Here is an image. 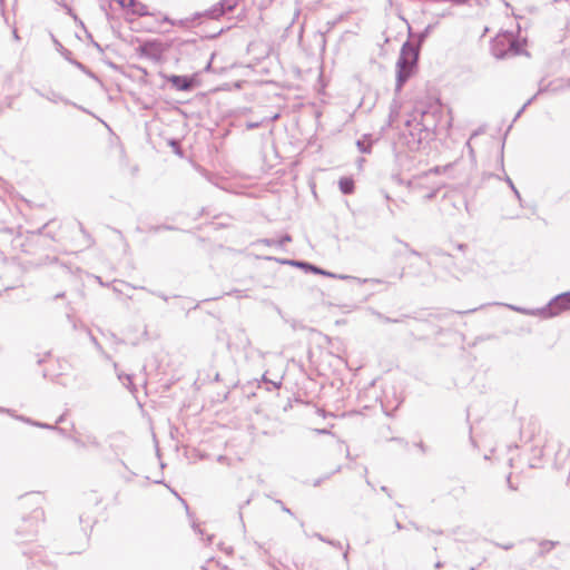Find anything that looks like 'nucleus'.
I'll return each mask as SVG.
<instances>
[{
	"instance_id": "obj_1",
	"label": "nucleus",
	"mask_w": 570,
	"mask_h": 570,
	"mask_svg": "<svg viewBox=\"0 0 570 570\" xmlns=\"http://www.w3.org/2000/svg\"><path fill=\"white\" fill-rule=\"evenodd\" d=\"M443 118L444 107L436 97L426 96L417 100L411 119L406 121L412 140H434L438 126Z\"/></svg>"
},
{
	"instance_id": "obj_2",
	"label": "nucleus",
	"mask_w": 570,
	"mask_h": 570,
	"mask_svg": "<svg viewBox=\"0 0 570 570\" xmlns=\"http://www.w3.org/2000/svg\"><path fill=\"white\" fill-rule=\"evenodd\" d=\"M525 38L520 36V26L514 19H509L504 29H501L492 40L491 50L497 58L518 55L524 51Z\"/></svg>"
},
{
	"instance_id": "obj_3",
	"label": "nucleus",
	"mask_w": 570,
	"mask_h": 570,
	"mask_svg": "<svg viewBox=\"0 0 570 570\" xmlns=\"http://www.w3.org/2000/svg\"><path fill=\"white\" fill-rule=\"evenodd\" d=\"M419 58L417 50L410 43L402 47L401 55L396 62V90H401L404 83L411 78L416 69Z\"/></svg>"
},
{
	"instance_id": "obj_4",
	"label": "nucleus",
	"mask_w": 570,
	"mask_h": 570,
	"mask_svg": "<svg viewBox=\"0 0 570 570\" xmlns=\"http://www.w3.org/2000/svg\"><path fill=\"white\" fill-rule=\"evenodd\" d=\"M395 161L401 170L411 171L421 163L423 151L412 145H393Z\"/></svg>"
},
{
	"instance_id": "obj_5",
	"label": "nucleus",
	"mask_w": 570,
	"mask_h": 570,
	"mask_svg": "<svg viewBox=\"0 0 570 570\" xmlns=\"http://www.w3.org/2000/svg\"><path fill=\"white\" fill-rule=\"evenodd\" d=\"M463 206V191L461 188L448 189L441 202L440 210L446 217H452L461 212Z\"/></svg>"
},
{
	"instance_id": "obj_6",
	"label": "nucleus",
	"mask_w": 570,
	"mask_h": 570,
	"mask_svg": "<svg viewBox=\"0 0 570 570\" xmlns=\"http://www.w3.org/2000/svg\"><path fill=\"white\" fill-rule=\"evenodd\" d=\"M23 246L20 233L10 227H0V253L10 255L18 253Z\"/></svg>"
},
{
	"instance_id": "obj_7",
	"label": "nucleus",
	"mask_w": 570,
	"mask_h": 570,
	"mask_svg": "<svg viewBox=\"0 0 570 570\" xmlns=\"http://www.w3.org/2000/svg\"><path fill=\"white\" fill-rule=\"evenodd\" d=\"M281 263L283 264H289V265H294V266H298L303 269H305L306 272H312L314 274H320V275H324V276H328V277H338V278H347V276H336L335 274L331 273V272H327L325 269H322L311 263H307V262H301V261H289V259H283V261H279Z\"/></svg>"
},
{
	"instance_id": "obj_8",
	"label": "nucleus",
	"mask_w": 570,
	"mask_h": 570,
	"mask_svg": "<svg viewBox=\"0 0 570 570\" xmlns=\"http://www.w3.org/2000/svg\"><path fill=\"white\" fill-rule=\"evenodd\" d=\"M168 81L175 87L177 90H189L194 86V78L185 77V76H170Z\"/></svg>"
},
{
	"instance_id": "obj_9",
	"label": "nucleus",
	"mask_w": 570,
	"mask_h": 570,
	"mask_svg": "<svg viewBox=\"0 0 570 570\" xmlns=\"http://www.w3.org/2000/svg\"><path fill=\"white\" fill-rule=\"evenodd\" d=\"M19 420L26 422V423H29L31 425H35L37 428H41V429H47V430H55L61 434L65 433V430L62 428H59L57 425H50L48 423H42V422H38V421H32L31 419L29 417H24V416H18Z\"/></svg>"
},
{
	"instance_id": "obj_10",
	"label": "nucleus",
	"mask_w": 570,
	"mask_h": 570,
	"mask_svg": "<svg viewBox=\"0 0 570 570\" xmlns=\"http://www.w3.org/2000/svg\"><path fill=\"white\" fill-rule=\"evenodd\" d=\"M338 187L342 194L351 195L354 193V180L351 177H342L338 181Z\"/></svg>"
},
{
	"instance_id": "obj_11",
	"label": "nucleus",
	"mask_w": 570,
	"mask_h": 570,
	"mask_svg": "<svg viewBox=\"0 0 570 570\" xmlns=\"http://www.w3.org/2000/svg\"><path fill=\"white\" fill-rule=\"evenodd\" d=\"M292 240V237L286 234L284 235L283 237L281 238H264V239H261L259 243H263L267 246H277V247H283L286 243H289Z\"/></svg>"
},
{
	"instance_id": "obj_12",
	"label": "nucleus",
	"mask_w": 570,
	"mask_h": 570,
	"mask_svg": "<svg viewBox=\"0 0 570 570\" xmlns=\"http://www.w3.org/2000/svg\"><path fill=\"white\" fill-rule=\"evenodd\" d=\"M554 305L561 309H570V292L558 296Z\"/></svg>"
},
{
	"instance_id": "obj_13",
	"label": "nucleus",
	"mask_w": 570,
	"mask_h": 570,
	"mask_svg": "<svg viewBox=\"0 0 570 570\" xmlns=\"http://www.w3.org/2000/svg\"><path fill=\"white\" fill-rule=\"evenodd\" d=\"M117 376L119 381L122 382V384L134 394L137 389L136 385L132 383L131 375L124 374V373H117Z\"/></svg>"
},
{
	"instance_id": "obj_14",
	"label": "nucleus",
	"mask_w": 570,
	"mask_h": 570,
	"mask_svg": "<svg viewBox=\"0 0 570 570\" xmlns=\"http://www.w3.org/2000/svg\"><path fill=\"white\" fill-rule=\"evenodd\" d=\"M239 2H240V0H223L222 1L223 11L234 10L239 4Z\"/></svg>"
},
{
	"instance_id": "obj_15",
	"label": "nucleus",
	"mask_w": 570,
	"mask_h": 570,
	"mask_svg": "<svg viewBox=\"0 0 570 570\" xmlns=\"http://www.w3.org/2000/svg\"><path fill=\"white\" fill-rule=\"evenodd\" d=\"M85 441H86L87 445H91V446H95V448H99L100 446L99 441L94 435H87Z\"/></svg>"
},
{
	"instance_id": "obj_16",
	"label": "nucleus",
	"mask_w": 570,
	"mask_h": 570,
	"mask_svg": "<svg viewBox=\"0 0 570 570\" xmlns=\"http://www.w3.org/2000/svg\"><path fill=\"white\" fill-rule=\"evenodd\" d=\"M357 147H358V151L362 154H370L372 151V145L362 144V145H357Z\"/></svg>"
},
{
	"instance_id": "obj_17",
	"label": "nucleus",
	"mask_w": 570,
	"mask_h": 570,
	"mask_svg": "<svg viewBox=\"0 0 570 570\" xmlns=\"http://www.w3.org/2000/svg\"><path fill=\"white\" fill-rule=\"evenodd\" d=\"M451 167H452V165H451V164H449V165H446V166H444V167H442V168H441V167H439V166H435L434 168L430 169V173L439 174V173H441V170H442V171H446V170H448L449 168H451Z\"/></svg>"
},
{
	"instance_id": "obj_18",
	"label": "nucleus",
	"mask_w": 570,
	"mask_h": 570,
	"mask_svg": "<svg viewBox=\"0 0 570 570\" xmlns=\"http://www.w3.org/2000/svg\"><path fill=\"white\" fill-rule=\"evenodd\" d=\"M377 317H379L381 321L385 322V323H397V322H400V321H399V320H396V318H391V317L384 316V315H382V314H380V313H377Z\"/></svg>"
},
{
	"instance_id": "obj_19",
	"label": "nucleus",
	"mask_w": 570,
	"mask_h": 570,
	"mask_svg": "<svg viewBox=\"0 0 570 570\" xmlns=\"http://www.w3.org/2000/svg\"><path fill=\"white\" fill-rule=\"evenodd\" d=\"M171 148V151L178 156H183L181 145H168Z\"/></svg>"
},
{
	"instance_id": "obj_20",
	"label": "nucleus",
	"mask_w": 570,
	"mask_h": 570,
	"mask_svg": "<svg viewBox=\"0 0 570 570\" xmlns=\"http://www.w3.org/2000/svg\"><path fill=\"white\" fill-rule=\"evenodd\" d=\"M72 441L75 442V444H77L78 446H81V448H85L87 446V443L85 440L82 439H79V438H73Z\"/></svg>"
},
{
	"instance_id": "obj_21",
	"label": "nucleus",
	"mask_w": 570,
	"mask_h": 570,
	"mask_svg": "<svg viewBox=\"0 0 570 570\" xmlns=\"http://www.w3.org/2000/svg\"><path fill=\"white\" fill-rule=\"evenodd\" d=\"M327 543L333 546V547H335V548H337V549H343L342 543L340 541L328 540Z\"/></svg>"
},
{
	"instance_id": "obj_22",
	"label": "nucleus",
	"mask_w": 570,
	"mask_h": 570,
	"mask_svg": "<svg viewBox=\"0 0 570 570\" xmlns=\"http://www.w3.org/2000/svg\"><path fill=\"white\" fill-rule=\"evenodd\" d=\"M365 163V158L358 157L356 160L357 168L361 170L363 168V165Z\"/></svg>"
},
{
	"instance_id": "obj_23",
	"label": "nucleus",
	"mask_w": 570,
	"mask_h": 570,
	"mask_svg": "<svg viewBox=\"0 0 570 570\" xmlns=\"http://www.w3.org/2000/svg\"><path fill=\"white\" fill-rule=\"evenodd\" d=\"M277 503H279V504H281L282 510H283L284 512H286V513H288V514H293V512L291 511V509H288V508H287V507L282 502V501H279V500H278V501H277Z\"/></svg>"
},
{
	"instance_id": "obj_24",
	"label": "nucleus",
	"mask_w": 570,
	"mask_h": 570,
	"mask_svg": "<svg viewBox=\"0 0 570 570\" xmlns=\"http://www.w3.org/2000/svg\"><path fill=\"white\" fill-rule=\"evenodd\" d=\"M23 522H24V523H28L30 528H32V527H33V524H32V522H31V519H29V518H28V519H23ZM27 532H28V533H32V532H33V529H28V531H27Z\"/></svg>"
},
{
	"instance_id": "obj_25",
	"label": "nucleus",
	"mask_w": 570,
	"mask_h": 570,
	"mask_svg": "<svg viewBox=\"0 0 570 570\" xmlns=\"http://www.w3.org/2000/svg\"><path fill=\"white\" fill-rule=\"evenodd\" d=\"M320 541H323V542H326L328 541V539H326L325 537H323L321 533H315L314 534Z\"/></svg>"
},
{
	"instance_id": "obj_26",
	"label": "nucleus",
	"mask_w": 570,
	"mask_h": 570,
	"mask_svg": "<svg viewBox=\"0 0 570 570\" xmlns=\"http://www.w3.org/2000/svg\"><path fill=\"white\" fill-rule=\"evenodd\" d=\"M318 434H330L331 432L326 429H317L315 430Z\"/></svg>"
},
{
	"instance_id": "obj_27",
	"label": "nucleus",
	"mask_w": 570,
	"mask_h": 570,
	"mask_svg": "<svg viewBox=\"0 0 570 570\" xmlns=\"http://www.w3.org/2000/svg\"><path fill=\"white\" fill-rule=\"evenodd\" d=\"M63 421H65V414L60 415V416L57 419V421H56V425H57V424L62 423Z\"/></svg>"
},
{
	"instance_id": "obj_28",
	"label": "nucleus",
	"mask_w": 570,
	"mask_h": 570,
	"mask_svg": "<svg viewBox=\"0 0 570 570\" xmlns=\"http://www.w3.org/2000/svg\"><path fill=\"white\" fill-rule=\"evenodd\" d=\"M193 528L198 534L203 535V530L198 525L194 524Z\"/></svg>"
},
{
	"instance_id": "obj_29",
	"label": "nucleus",
	"mask_w": 570,
	"mask_h": 570,
	"mask_svg": "<svg viewBox=\"0 0 570 570\" xmlns=\"http://www.w3.org/2000/svg\"><path fill=\"white\" fill-rule=\"evenodd\" d=\"M395 527H396L397 530H402L403 529V525L397 520L395 521Z\"/></svg>"
},
{
	"instance_id": "obj_30",
	"label": "nucleus",
	"mask_w": 570,
	"mask_h": 570,
	"mask_svg": "<svg viewBox=\"0 0 570 570\" xmlns=\"http://www.w3.org/2000/svg\"><path fill=\"white\" fill-rule=\"evenodd\" d=\"M411 254H412V255H415V256H419V257H421V256H422V255H421V253H419V252H417V250H415V249H411Z\"/></svg>"
},
{
	"instance_id": "obj_31",
	"label": "nucleus",
	"mask_w": 570,
	"mask_h": 570,
	"mask_svg": "<svg viewBox=\"0 0 570 570\" xmlns=\"http://www.w3.org/2000/svg\"><path fill=\"white\" fill-rule=\"evenodd\" d=\"M455 246H456L458 250H462L463 249V244L462 243H458Z\"/></svg>"
},
{
	"instance_id": "obj_32",
	"label": "nucleus",
	"mask_w": 570,
	"mask_h": 570,
	"mask_svg": "<svg viewBox=\"0 0 570 570\" xmlns=\"http://www.w3.org/2000/svg\"><path fill=\"white\" fill-rule=\"evenodd\" d=\"M153 46H154V43L148 42V43H146V45H145L144 49L146 50V49H148V48H151Z\"/></svg>"
},
{
	"instance_id": "obj_33",
	"label": "nucleus",
	"mask_w": 570,
	"mask_h": 570,
	"mask_svg": "<svg viewBox=\"0 0 570 570\" xmlns=\"http://www.w3.org/2000/svg\"><path fill=\"white\" fill-rule=\"evenodd\" d=\"M271 383H272V384L274 385V387H276V389H278V387L281 386V382H277V383H276V382H271Z\"/></svg>"
},
{
	"instance_id": "obj_34",
	"label": "nucleus",
	"mask_w": 570,
	"mask_h": 570,
	"mask_svg": "<svg viewBox=\"0 0 570 570\" xmlns=\"http://www.w3.org/2000/svg\"><path fill=\"white\" fill-rule=\"evenodd\" d=\"M158 296H159L161 299H164V301H167V299H168V298H167V296H165V295H163V294H158Z\"/></svg>"
},
{
	"instance_id": "obj_35",
	"label": "nucleus",
	"mask_w": 570,
	"mask_h": 570,
	"mask_svg": "<svg viewBox=\"0 0 570 570\" xmlns=\"http://www.w3.org/2000/svg\"><path fill=\"white\" fill-rule=\"evenodd\" d=\"M224 551H225L226 553H232V552H233V549H232V548H228V549H224Z\"/></svg>"
},
{
	"instance_id": "obj_36",
	"label": "nucleus",
	"mask_w": 570,
	"mask_h": 570,
	"mask_svg": "<svg viewBox=\"0 0 570 570\" xmlns=\"http://www.w3.org/2000/svg\"><path fill=\"white\" fill-rule=\"evenodd\" d=\"M269 147H271V148L276 153V148H275V147H276V145L271 144V145H269Z\"/></svg>"
},
{
	"instance_id": "obj_37",
	"label": "nucleus",
	"mask_w": 570,
	"mask_h": 570,
	"mask_svg": "<svg viewBox=\"0 0 570 570\" xmlns=\"http://www.w3.org/2000/svg\"><path fill=\"white\" fill-rule=\"evenodd\" d=\"M451 273L453 274V276H454L455 278H458V279H459V275H458L456 273H454L453 271H451Z\"/></svg>"
},
{
	"instance_id": "obj_38",
	"label": "nucleus",
	"mask_w": 570,
	"mask_h": 570,
	"mask_svg": "<svg viewBox=\"0 0 570 570\" xmlns=\"http://www.w3.org/2000/svg\"><path fill=\"white\" fill-rule=\"evenodd\" d=\"M212 540H213V535H208V537H207V541H208V542H212Z\"/></svg>"
},
{
	"instance_id": "obj_39",
	"label": "nucleus",
	"mask_w": 570,
	"mask_h": 570,
	"mask_svg": "<svg viewBox=\"0 0 570 570\" xmlns=\"http://www.w3.org/2000/svg\"><path fill=\"white\" fill-rule=\"evenodd\" d=\"M381 490H382L383 492H387V488H386V487H382V488H381Z\"/></svg>"
},
{
	"instance_id": "obj_40",
	"label": "nucleus",
	"mask_w": 570,
	"mask_h": 570,
	"mask_svg": "<svg viewBox=\"0 0 570 570\" xmlns=\"http://www.w3.org/2000/svg\"><path fill=\"white\" fill-rule=\"evenodd\" d=\"M442 255H443V256H446V257H450V256H451V254L443 253V252H442Z\"/></svg>"
},
{
	"instance_id": "obj_41",
	"label": "nucleus",
	"mask_w": 570,
	"mask_h": 570,
	"mask_svg": "<svg viewBox=\"0 0 570 570\" xmlns=\"http://www.w3.org/2000/svg\"><path fill=\"white\" fill-rule=\"evenodd\" d=\"M343 557L345 560H347V551L344 552Z\"/></svg>"
},
{
	"instance_id": "obj_42",
	"label": "nucleus",
	"mask_w": 570,
	"mask_h": 570,
	"mask_svg": "<svg viewBox=\"0 0 570 570\" xmlns=\"http://www.w3.org/2000/svg\"><path fill=\"white\" fill-rule=\"evenodd\" d=\"M371 282H374V283H381L380 279H371Z\"/></svg>"
},
{
	"instance_id": "obj_43",
	"label": "nucleus",
	"mask_w": 570,
	"mask_h": 570,
	"mask_svg": "<svg viewBox=\"0 0 570 570\" xmlns=\"http://www.w3.org/2000/svg\"><path fill=\"white\" fill-rule=\"evenodd\" d=\"M441 566H442V564H441V562H436V563H435V567H436V568H440Z\"/></svg>"
},
{
	"instance_id": "obj_44",
	"label": "nucleus",
	"mask_w": 570,
	"mask_h": 570,
	"mask_svg": "<svg viewBox=\"0 0 570 570\" xmlns=\"http://www.w3.org/2000/svg\"><path fill=\"white\" fill-rule=\"evenodd\" d=\"M411 524H412L415 529H419V525H416L415 523L411 522Z\"/></svg>"
},
{
	"instance_id": "obj_45",
	"label": "nucleus",
	"mask_w": 570,
	"mask_h": 570,
	"mask_svg": "<svg viewBox=\"0 0 570 570\" xmlns=\"http://www.w3.org/2000/svg\"><path fill=\"white\" fill-rule=\"evenodd\" d=\"M62 296H63V294H58V295H56V298H59V297H62Z\"/></svg>"
},
{
	"instance_id": "obj_46",
	"label": "nucleus",
	"mask_w": 570,
	"mask_h": 570,
	"mask_svg": "<svg viewBox=\"0 0 570 570\" xmlns=\"http://www.w3.org/2000/svg\"><path fill=\"white\" fill-rule=\"evenodd\" d=\"M92 342L98 345L97 341H96V337H92Z\"/></svg>"
},
{
	"instance_id": "obj_47",
	"label": "nucleus",
	"mask_w": 570,
	"mask_h": 570,
	"mask_svg": "<svg viewBox=\"0 0 570 570\" xmlns=\"http://www.w3.org/2000/svg\"><path fill=\"white\" fill-rule=\"evenodd\" d=\"M114 367H115V370L117 371V370H118V364H117V363H115V364H114Z\"/></svg>"
},
{
	"instance_id": "obj_48",
	"label": "nucleus",
	"mask_w": 570,
	"mask_h": 570,
	"mask_svg": "<svg viewBox=\"0 0 570 570\" xmlns=\"http://www.w3.org/2000/svg\"><path fill=\"white\" fill-rule=\"evenodd\" d=\"M0 412H4V410L0 407Z\"/></svg>"
}]
</instances>
